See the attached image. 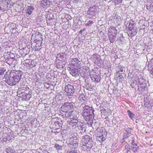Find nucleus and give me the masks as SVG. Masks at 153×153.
I'll use <instances>...</instances> for the list:
<instances>
[{
  "label": "nucleus",
  "mask_w": 153,
  "mask_h": 153,
  "mask_svg": "<svg viewBox=\"0 0 153 153\" xmlns=\"http://www.w3.org/2000/svg\"><path fill=\"white\" fill-rule=\"evenodd\" d=\"M21 76L22 72L20 71H11L10 74L9 79L7 81V82L10 85H15L19 82Z\"/></svg>",
  "instance_id": "obj_1"
},
{
  "label": "nucleus",
  "mask_w": 153,
  "mask_h": 153,
  "mask_svg": "<svg viewBox=\"0 0 153 153\" xmlns=\"http://www.w3.org/2000/svg\"><path fill=\"white\" fill-rule=\"evenodd\" d=\"M81 145L83 146L84 149L86 148L88 149H91L93 145L92 137L88 135L85 136L82 140Z\"/></svg>",
  "instance_id": "obj_2"
},
{
  "label": "nucleus",
  "mask_w": 153,
  "mask_h": 153,
  "mask_svg": "<svg viewBox=\"0 0 153 153\" xmlns=\"http://www.w3.org/2000/svg\"><path fill=\"white\" fill-rule=\"evenodd\" d=\"M97 131V132L96 134V139L100 142L103 141L105 140L107 133V131L102 128L98 129Z\"/></svg>",
  "instance_id": "obj_3"
},
{
  "label": "nucleus",
  "mask_w": 153,
  "mask_h": 153,
  "mask_svg": "<svg viewBox=\"0 0 153 153\" xmlns=\"http://www.w3.org/2000/svg\"><path fill=\"white\" fill-rule=\"evenodd\" d=\"M81 107L83 108V116H86L89 114H93L94 110L91 107L89 106L86 105L85 103L82 104L81 105Z\"/></svg>",
  "instance_id": "obj_4"
},
{
  "label": "nucleus",
  "mask_w": 153,
  "mask_h": 153,
  "mask_svg": "<svg viewBox=\"0 0 153 153\" xmlns=\"http://www.w3.org/2000/svg\"><path fill=\"white\" fill-rule=\"evenodd\" d=\"M75 107L74 104L69 102L64 103L62 106L61 109L62 111H74V108Z\"/></svg>",
  "instance_id": "obj_5"
},
{
  "label": "nucleus",
  "mask_w": 153,
  "mask_h": 153,
  "mask_svg": "<svg viewBox=\"0 0 153 153\" xmlns=\"http://www.w3.org/2000/svg\"><path fill=\"white\" fill-rule=\"evenodd\" d=\"M135 23L132 20H130L126 24V27H128L132 35H135L136 32L135 27Z\"/></svg>",
  "instance_id": "obj_6"
},
{
  "label": "nucleus",
  "mask_w": 153,
  "mask_h": 153,
  "mask_svg": "<svg viewBox=\"0 0 153 153\" xmlns=\"http://www.w3.org/2000/svg\"><path fill=\"white\" fill-rule=\"evenodd\" d=\"M98 8V6L97 5L90 7L87 13L88 17L89 18H94V17L96 15L97 10Z\"/></svg>",
  "instance_id": "obj_7"
},
{
  "label": "nucleus",
  "mask_w": 153,
  "mask_h": 153,
  "mask_svg": "<svg viewBox=\"0 0 153 153\" xmlns=\"http://www.w3.org/2000/svg\"><path fill=\"white\" fill-rule=\"evenodd\" d=\"M65 91L68 95H73L74 94L75 91L74 88V85L68 84L66 85L65 87Z\"/></svg>",
  "instance_id": "obj_8"
},
{
  "label": "nucleus",
  "mask_w": 153,
  "mask_h": 153,
  "mask_svg": "<svg viewBox=\"0 0 153 153\" xmlns=\"http://www.w3.org/2000/svg\"><path fill=\"white\" fill-rule=\"evenodd\" d=\"M71 64L75 68H79L80 67V65L81 62L76 58H74L72 59L71 60Z\"/></svg>",
  "instance_id": "obj_9"
},
{
  "label": "nucleus",
  "mask_w": 153,
  "mask_h": 153,
  "mask_svg": "<svg viewBox=\"0 0 153 153\" xmlns=\"http://www.w3.org/2000/svg\"><path fill=\"white\" fill-rule=\"evenodd\" d=\"M108 35L110 36H111L113 38L116 37L117 35V30L114 27H111L108 30Z\"/></svg>",
  "instance_id": "obj_10"
},
{
  "label": "nucleus",
  "mask_w": 153,
  "mask_h": 153,
  "mask_svg": "<svg viewBox=\"0 0 153 153\" xmlns=\"http://www.w3.org/2000/svg\"><path fill=\"white\" fill-rule=\"evenodd\" d=\"M90 76L92 81L93 82H98L100 80V77L97 75L96 72H93V71H92V72L91 71Z\"/></svg>",
  "instance_id": "obj_11"
},
{
  "label": "nucleus",
  "mask_w": 153,
  "mask_h": 153,
  "mask_svg": "<svg viewBox=\"0 0 153 153\" xmlns=\"http://www.w3.org/2000/svg\"><path fill=\"white\" fill-rule=\"evenodd\" d=\"M66 62H64L56 59V66L58 68H63L65 65Z\"/></svg>",
  "instance_id": "obj_12"
},
{
  "label": "nucleus",
  "mask_w": 153,
  "mask_h": 153,
  "mask_svg": "<svg viewBox=\"0 0 153 153\" xmlns=\"http://www.w3.org/2000/svg\"><path fill=\"white\" fill-rule=\"evenodd\" d=\"M60 61L66 62V55L65 53H59L57 55L56 59Z\"/></svg>",
  "instance_id": "obj_13"
},
{
  "label": "nucleus",
  "mask_w": 153,
  "mask_h": 153,
  "mask_svg": "<svg viewBox=\"0 0 153 153\" xmlns=\"http://www.w3.org/2000/svg\"><path fill=\"white\" fill-rule=\"evenodd\" d=\"M77 68H75L74 67V68H70L69 70L70 73L74 77H77L79 76V71L77 70Z\"/></svg>",
  "instance_id": "obj_14"
},
{
  "label": "nucleus",
  "mask_w": 153,
  "mask_h": 153,
  "mask_svg": "<svg viewBox=\"0 0 153 153\" xmlns=\"http://www.w3.org/2000/svg\"><path fill=\"white\" fill-rule=\"evenodd\" d=\"M50 5V0H42L40 3L41 6L43 8L48 7Z\"/></svg>",
  "instance_id": "obj_15"
},
{
  "label": "nucleus",
  "mask_w": 153,
  "mask_h": 153,
  "mask_svg": "<svg viewBox=\"0 0 153 153\" xmlns=\"http://www.w3.org/2000/svg\"><path fill=\"white\" fill-rule=\"evenodd\" d=\"M147 9L150 11H153V0H147Z\"/></svg>",
  "instance_id": "obj_16"
},
{
  "label": "nucleus",
  "mask_w": 153,
  "mask_h": 153,
  "mask_svg": "<svg viewBox=\"0 0 153 153\" xmlns=\"http://www.w3.org/2000/svg\"><path fill=\"white\" fill-rule=\"evenodd\" d=\"M138 82V84L139 85H142V87H145L146 86V81L144 79L141 77L139 78V76H137V81Z\"/></svg>",
  "instance_id": "obj_17"
},
{
  "label": "nucleus",
  "mask_w": 153,
  "mask_h": 153,
  "mask_svg": "<svg viewBox=\"0 0 153 153\" xmlns=\"http://www.w3.org/2000/svg\"><path fill=\"white\" fill-rule=\"evenodd\" d=\"M93 114H89V115H88V116H83L85 117L86 120L88 121V122H89L90 123V125H91V126H92L91 123H92V121H93Z\"/></svg>",
  "instance_id": "obj_18"
},
{
  "label": "nucleus",
  "mask_w": 153,
  "mask_h": 153,
  "mask_svg": "<svg viewBox=\"0 0 153 153\" xmlns=\"http://www.w3.org/2000/svg\"><path fill=\"white\" fill-rule=\"evenodd\" d=\"M78 121H76L71 120H68V123L70 126L73 128H76L77 125Z\"/></svg>",
  "instance_id": "obj_19"
},
{
  "label": "nucleus",
  "mask_w": 153,
  "mask_h": 153,
  "mask_svg": "<svg viewBox=\"0 0 153 153\" xmlns=\"http://www.w3.org/2000/svg\"><path fill=\"white\" fill-rule=\"evenodd\" d=\"M93 62L97 64L98 63L100 59L99 57L95 54H93L91 57Z\"/></svg>",
  "instance_id": "obj_20"
},
{
  "label": "nucleus",
  "mask_w": 153,
  "mask_h": 153,
  "mask_svg": "<svg viewBox=\"0 0 153 153\" xmlns=\"http://www.w3.org/2000/svg\"><path fill=\"white\" fill-rule=\"evenodd\" d=\"M78 146L77 143L74 141L71 142L69 144V147L71 149H75Z\"/></svg>",
  "instance_id": "obj_21"
},
{
  "label": "nucleus",
  "mask_w": 153,
  "mask_h": 153,
  "mask_svg": "<svg viewBox=\"0 0 153 153\" xmlns=\"http://www.w3.org/2000/svg\"><path fill=\"white\" fill-rule=\"evenodd\" d=\"M15 59V57H10V58L8 60H7V61H9V63H8V64H9L10 65H11V66L15 65L16 63L15 62L16 61Z\"/></svg>",
  "instance_id": "obj_22"
},
{
  "label": "nucleus",
  "mask_w": 153,
  "mask_h": 153,
  "mask_svg": "<svg viewBox=\"0 0 153 153\" xmlns=\"http://www.w3.org/2000/svg\"><path fill=\"white\" fill-rule=\"evenodd\" d=\"M34 9V8L33 7L30 6L28 7L26 13L30 15L32 13V12L33 11Z\"/></svg>",
  "instance_id": "obj_23"
},
{
  "label": "nucleus",
  "mask_w": 153,
  "mask_h": 153,
  "mask_svg": "<svg viewBox=\"0 0 153 153\" xmlns=\"http://www.w3.org/2000/svg\"><path fill=\"white\" fill-rule=\"evenodd\" d=\"M22 96H24V97L25 96V99L27 100H29L32 96L30 93L29 92L27 93H26L25 94L24 93L22 95Z\"/></svg>",
  "instance_id": "obj_24"
},
{
  "label": "nucleus",
  "mask_w": 153,
  "mask_h": 153,
  "mask_svg": "<svg viewBox=\"0 0 153 153\" xmlns=\"http://www.w3.org/2000/svg\"><path fill=\"white\" fill-rule=\"evenodd\" d=\"M73 111H63L65 113L64 114V117H65L66 118H67L68 117H70V116H71L72 113Z\"/></svg>",
  "instance_id": "obj_25"
},
{
  "label": "nucleus",
  "mask_w": 153,
  "mask_h": 153,
  "mask_svg": "<svg viewBox=\"0 0 153 153\" xmlns=\"http://www.w3.org/2000/svg\"><path fill=\"white\" fill-rule=\"evenodd\" d=\"M77 119L78 118L76 115L75 114H71L68 120H71L73 121H78Z\"/></svg>",
  "instance_id": "obj_26"
},
{
  "label": "nucleus",
  "mask_w": 153,
  "mask_h": 153,
  "mask_svg": "<svg viewBox=\"0 0 153 153\" xmlns=\"http://www.w3.org/2000/svg\"><path fill=\"white\" fill-rule=\"evenodd\" d=\"M30 60L29 59H26L23 62V64L24 65L27 67H29L30 65Z\"/></svg>",
  "instance_id": "obj_27"
},
{
  "label": "nucleus",
  "mask_w": 153,
  "mask_h": 153,
  "mask_svg": "<svg viewBox=\"0 0 153 153\" xmlns=\"http://www.w3.org/2000/svg\"><path fill=\"white\" fill-rule=\"evenodd\" d=\"M127 113L128 114L129 117L131 119H132L134 118V114L133 113L131 112V111L129 110H128L127 111Z\"/></svg>",
  "instance_id": "obj_28"
},
{
  "label": "nucleus",
  "mask_w": 153,
  "mask_h": 153,
  "mask_svg": "<svg viewBox=\"0 0 153 153\" xmlns=\"http://www.w3.org/2000/svg\"><path fill=\"white\" fill-rule=\"evenodd\" d=\"M54 147L56 148L57 150H62L63 147L62 146L60 145L57 143L55 144Z\"/></svg>",
  "instance_id": "obj_29"
},
{
  "label": "nucleus",
  "mask_w": 153,
  "mask_h": 153,
  "mask_svg": "<svg viewBox=\"0 0 153 153\" xmlns=\"http://www.w3.org/2000/svg\"><path fill=\"white\" fill-rule=\"evenodd\" d=\"M14 149L13 147H9L6 149V152L8 153H13Z\"/></svg>",
  "instance_id": "obj_30"
},
{
  "label": "nucleus",
  "mask_w": 153,
  "mask_h": 153,
  "mask_svg": "<svg viewBox=\"0 0 153 153\" xmlns=\"http://www.w3.org/2000/svg\"><path fill=\"white\" fill-rule=\"evenodd\" d=\"M124 68L121 66H119L118 68V72L120 74H123V70Z\"/></svg>",
  "instance_id": "obj_31"
},
{
  "label": "nucleus",
  "mask_w": 153,
  "mask_h": 153,
  "mask_svg": "<svg viewBox=\"0 0 153 153\" xmlns=\"http://www.w3.org/2000/svg\"><path fill=\"white\" fill-rule=\"evenodd\" d=\"M30 65L29 67V68H32L34 67L35 65V64L34 63V62L33 61H31L30 62Z\"/></svg>",
  "instance_id": "obj_32"
},
{
  "label": "nucleus",
  "mask_w": 153,
  "mask_h": 153,
  "mask_svg": "<svg viewBox=\"0 0 153 153\" xmlns=\"http://www.w3.org/2000/svg\"><path fill=\"white\" fill-rule=\"evenodd\" d=\"M86 129V126L85 125H83V127L82 128L80 129V132L81 133H84L85 132V130Z\"/></svg>",
  "instance_id": "obj_33"
},
{
  "label": "nucleus",
  "mask_w": 153,
  "mask_h": 153,
  "mask_svg": "<svg viewBox=\"0 0 153 153\" xmlns=\"http://www.w3.org/2000/svg\"><path fill=\"white\" fill-rule=\"evenodd\" d=\"M5 71L6 70L4 68H2L0 69V75H3Z\"/></svg>",
  "instance_id": "obj_34"
},
{
  "label": "nucleus",
  "mask_w": 153,
  "mask_h": 153,
  "mask_svg": "<svg viewBox=\"0 0 153 153\" xmlns=\"http://www.w3.org/2000/svg\"><path fill=\"white\" fill-rule=\"evenodd\" d=\"M93 22H92V21L91 20H90V21H89L88 22V23L86 24L85 25L86 26H91L92 25V24H93Z\"/></svg>",
  "instance_id": "obj_35"
},
{
  "label": "nucleus",
  "mask_w": 153,
  "mask_h": 153,
  "mask_svg": "<svg viewBox=\"0 0 153 153\" xmlns=\"http://www.w3.org/2000/svg\"><path fill=\"white\" fill-rule=\"evenodd\" d=\"M40 46L38 45L37 44L36 45V48H35V50L36 51H39L41 49V48H39Z\"/></svg>",
  "instance_id": "obj_36"
},
{
  "label": "nucleus",
  "mask_w": 153,
  "mask_h": 153,
  "mask_svg": "<svg viewBox=\"0 0 153 153\" xmlns=\"http://www.w3.org/2000/svg\"><path fill=\"white\" fill-rule=\"evenodd\" d=\"M114 1L115 2L114 3L115 4H117L119 3L122 2V0H114Z\"/></svg>",
  "instance_id": "obj_37"
},
{
  "label": "nucleus",
  "mask_w": 153,
  "mask_h": 153,
  "mask_svg": "<svg viewBox=\"0 0 153 153\" xmlns=\"http://www.w3.org/2000/svg\"><path fill=\"white\" fill-rule=\"evenodd\" d=\"M67 153H77V151L74 149V150H71L70 151H68L67 152Z\"/></svg>",
  "instance_id": "obj_38"
},
{
  "label": "nucleus",
  "mask_w": 153,
  "mask_h": 153,
  "mask_svg": "<svg viewBox=\"0 0 153 153\" xmlns=\"http://www.w3.org/2000/svg\"><path fill=\"white\" fill-rule=\"evenodd\" d=\"M83 125H79L78 124L77 125V128L80 130V129L82 128V127H83Z\"/></svg>",
  "instance_id": "obj_39"
},
{
  "label": "nucleus",
  "mask_w": 153,
  "mask_h": 153,
  "mask_svg": "<svg viewBox=\"0 0 153 153\" xmlns=\"http://www.w3.org/2000/svg\"><path fill=\"white\" fill-rule=\"evenodd\" d=\"M118 77L119 78L120 80L122 81L123 80V78L122 76L119 75L118 76Z\"/></svg>",
  "instance_id": "obj_40"
},
{
  "label": "nucleus",
  "mask_w": 153,
  "mask_h": 153,
  "mask_svg": "<svg viewBox=\"0 0 153 153\" xmlns=\"http://www.w3.org/2000/svg\"><path fill=\"white\" fill-rule=\"evenodd\" d=\"M14 56H15L13 53H10L9 57H14Z\"/></svg>",
  "instance_id": "obj_41"
},
{
  "label": "nucleus",
  "mask_w": 153,
  "mask_h": 153,
  "mask_svg": "<svg viewBox=\"0 0 153 153\" xmlns=\"http://www.w3.org/2000/svg\"><path fill=\"white\" fill-rule=\"evenodd\" d=\"M85 29H83L82 30H81L80 31H79V33H82V32H83V31H84L85 30Z\"/></svg>",
  "instance_id": "obj_42"
},
{
  "label": "nucleus",
  "mask_w": 153,
  "mask_h": 153,
  "mask_svg": "<svg viewBox=\"0 0 153 153\" xmlns=\"http://www.w3.org/2000/svg\"><path fill=\"white\" fill-rule=\"evenodd\" d=\"M152 70L150 71V73L151 74H153V68L152 69Z\"/></svg>",
  "instance_id": "obj_43"
},
{
  "label": "nucleus",
  "mask_w": 153,
  "mask_h": 153,
  "mask_svg": "<svg viewBox=\"0 0 153 153\" xmlns=\"http://www.w3.org/2000/svg\"><path fill=\"white\" fill-rule=\"evenodd\" d=\"M39 72H40L41 71V69L40 68H39L38 70Z\"/></svg>",
  "instance_id": "obj_44"
},
{
  "label": "nucleus",
  "mask_w": 153,
  "mask_h": 153,
  "mask_svg": "<svg viewBox=\"0 0 153 153\" xmlns=\"http://www.w3.org/2000/svg\"><path fill=\"white\" fill-rule=\"evenodd\" d=\"M77 82V81H74V84H75V82Z\"/></svg>",
  "instance_id": "obj_45"
},
{
  "label": "nucleus",
  "mask_w": 153,
  "mask_h": 153,
  "mask_svg": "<svg viewBox=\"0 0 153 153\" xmlns=\"http://www.w3.org/2000/svg\"><path fill=\"white\" fill-rule=\"evenodd\" d=\"M135 151H134V152H135V151L136 150V149H135Z\"/></svg>",
  "instance_id": "obj_46"
},
{
  "label": "nucleus",
  "mask_w": 153,
  "mask_h": 153,
  "mask_svg": "<svg viewBox=\"0 0 153 153\" xmlns=\"http://www.w3.org/2000/svg\"><path fill=\"white\" fill-rule=\"evenodd\" d=\"M134 147H133V149H132V150H134Z\"/></svg>",
  "instance_id": "obj_47"
},
{
  "label": "nucleus",
  "mask_w": 153,
  "mask_h": 153,
  "mask_svg": "<svg viewBox=\"0 0 153 153\" xmlns=\"http://www.w3.org/2000/svg\"><path fill=\"white\" fill-rule=\"evenodd\" d=\"M83 96V95H81V96Z\"/></svg>",
  "instance_id": "obj_48"
},
{
  "label": "nucleus",
  "mask_w": 153,
  "mask_h": 153,
  "mask_svg": "<svg viewBox=\"0 0 153 153\" xmlns=\"http://www.w3.org/2000/svg\"><path fill=\"white\" fill-rule=\"evenodd\" d=\"M23 92H22V93H23Z\"/></svg>",
  "instance_id": "obj_49"
},
{
  "label": "nucleus",
  "mask_w": 153,
  "mask_h": 153,
  "mask_svg": "<svg viewBox=\"0 0 153 153\" xmlns=\"http://www.w3.org/2000/svg\"><path fill=\"white\" fill-rule=\"evenodd\" d=\"M115 17L114 18V19H115V16L114 17Z\"/></svg>",
  "instance_id": "obj_50"
}]
</instances>
